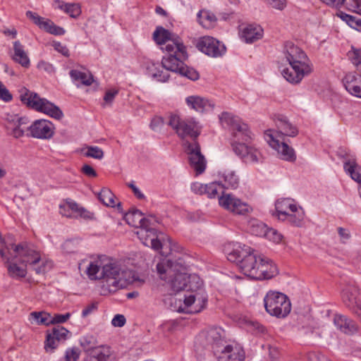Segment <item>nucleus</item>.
<instances>
[{
	"label": "nucleus",
	"instance_id": "f257e3e1",
	"mask_svg": "<svg viewBox=\"0 0 361 361\" xmlns=\"http://www.w3.org/2000/svg\"><path fill=\"white\" fill-rule=\"evenodd\" d=\"M157 270L160 279L169 283L173 291L178 293L189 288L190 292L188 290L183 298L175 299V307L178 312L199 313L206 307L207 295L201 288L202 282H197V290H193L188 283L197 277L186 274V267L181 259L175 261L164 259L157 264Z\"/></svg>",
	"mask_w": 361,
	"mask_h": 361
},
{
	"label": "nucleus",
	"instance_id": "f03ea898",
	"mask_svg": "<svg viewBox=\"0 0 361 361\" xmlns=\"http://www.w3.org/2000/svg\"><path fill=\"white\" fill-rule=\"evenodd\" d=\"M16 247L18 248V252L13 253L11 249H8L5 251L6 256L1 257L10 277L16 280L25 278L27 265L37 274H44L52 268V261L42 258L39 252L27 244L16 245Z\"/></svg>",
	"mask_w": 361,
	"mask_h": 361
},
{
	"label": "nucleus",
	"instance_id": "7ed1b4c3",
	"mask_svg": "<svg viewBox=\"0 0 361 361\" xmlns=\"http://www.w3.org/2000/svg\"><path fill=\"white\" fill-rule=\"evenodd\" d=\"M276 129H268L264 132V139L268 145L274 149L279 157L284 161L293 162L296 159L295 150L284 140L285 137H296L298 129L290 122L287 116L276 114L273 118Z\"/></svg>",
	"mask_w": 361,
	"mask_h": 361
},
{
	"label": "nucleus",
	"instance_id": "20e7f679",
	"mask_svg": "<svg viewBox=\"0 0 361 361\" xmlns=\"http://www.w3.org/2000/svg\"><path fill=\"white\" fill-rule=\"evenodd\" d=\"M283 59L289 68L281 70L283 77L290 83L298 84L312 71V64L305 51L293 43L288 42L283 49Z\"/></svg>",
	"mask_w": 361,
	"mask_h": 361
},
{
	"label": "nucleus",
	"instance_id": "39448f33",
	"mask_svg": "<svg viewBox=\"0 0 361 361\" xmlns=\"http://www.w3.org/2000/svg\"><path fill=\"white\" fill-rule=\"evenodd\" d=\"M221 126L228 128L232 133V147L234 152L241 159L246 158L248 154V126L242 123L240 118L230 113L223 112L219 116Z\"/></svg>",
	"mask_w": 361,
	"mask_h": 361
},
{
	"label": "nucleus",
	"instance_id": "423d86ee",
	"mask_svg": "<svg viewBox=\"0 0 361 361\" xmlns=\"http://www.w3.org/2000/svg\"><path fill=\"white\" fill-rule=\"evenodd\" d=\"M101 280L106 283L109 290L114 292L118 289L126 288L135 280L130 270L122 269L118 262L106 255Z\"/></svg>",
	"mask_w": 361,
	"mask_h": 361
},
{
	"label": "nucleus",
	"instance_id": "0eeeda50",
	"mask_svg": "<svg viewBox=\"0 0 361 361\" xmlns=\"http://www.w3.org/2000/svg\"><path fill=\"white\" fill-rule=\"evenodd\" d=\"M277 274V268L271 259L250 250V279L268 280Z\"/></svg>",
	"mask_w": 361,
	"mask_h": 361
},
{
	"label": "nucleus",
	"instance_id": "6e6552de",
	"mask_svg": "<svg viewBox=\"0 0 361 361\" xmlns=\"http://www.w3.org/2000/svg\"><path fill=\"white\" fill-rule=\"evenodd\" d=\"M266 312L271 316L279 319L286 318L291 311V302L284 293L269 290L264 298Z\"/></svg>",
	"mask_w": 361,
	"mask_h": 361
},
{
	"label": "nucleus",
	"instance_id": "1a4fd4ad",
	"mask_svg": "<svg viewBox=\"0 0 361 361\" xmlns=\"http://www.w3.org/2000/svg\"><path fill=\"white\" fill-rule=\"evenodd\" d=\"M171 44L161 47V49L166 52V55L161 60L162 68H164L165 71L178 73L179 71L183 70L185 61L188 59L186 48L183 42Z\"/></svg>",
	"mask_w": 361,
	"mask_h": 361
},
{
	"label": "nucleus",
	"instance_id": "9d476101",
	"mask_svg": "<svg viewBox=\"0 0 361 361\" xmlns=\"http://www.w3.org/2000/svg\"><path fill=\"white\" fill-rule=\"evenodd\" d=\"M20 98L24 104L35 111L46 114L57 120H61L63 117V113L59 106L45 98H41L35 92H25Z\"/></svg>",
	"mask_w": 361,
	"mask_h": 361
},
{
	"label": "nucleus",
	"instance_id": "9b49d317",
	"mask_svg": "<svg viewBox=\"0 0 361 361\" xmlns=\"http://www.w3.org/2000/svg\"><path fill=\"white\" fill-rule=\"evenodd\" d=\"M168 125L171 126L181 139L190 137L192 142L197 141L201 133V126L193 118L180 119L177 115L169 116Z\"/></svg>",
	"mask_w": 361,
	"mask_h": 361
},
{
	"label": "nucleus",
	"instance_id": "f8f14e48",
	"mask_svg": "<svg viewBox=\"0 0 361 361\" xmlns=\"http://www.w3.org/2000/svg\"><path fill=\"white\" fill-rule=\"evenodd\" d=\"M224 252L228 261L235 263L240 271L248 276V250L238 243H228L224 246Z\"/></svg>",
	"mask_w": 361,
	"mask_h": 361
},
{
	"label": "nucleus",
	"instance_id": "ddd939ff",
	"mask_svg": "<svg viewBox=\"0 0 361 361\" xmlns=\"http://www.w3.org/2000/svg\"><path fill=\"white\" fill-rule=\"evenodd\" d=\"M105 257L106 255H102L83 259L79 263V269L83 271L91 281L101 280Z\"/></svg>",
	"mask_w": 361,
	"mask_h": 361
},
{
	"label": "nucleus",
	"instance_id": "4468645a",
	"mask_svg": "<svg viewBox=\"0 0 361 361\" xmlns=\"http://www.w3.org/2000/svg\"><path fill=\"white\" fill-rule=\"evenodd\" d=\"M183 145L187 154L189 155L190 166L196 171L197 174L203 173L206 168V160L201 153L200 145L197 141H185Z\"/></svg>",
	"mask_w": 361,
	"mask_h": 361
},
{
	"label": "nucleus",
	"instance_id": "2eb2a0df",
	"mask_svg": "<svg viewBox=\"0 0 361 361\" xmlns=\"http://www.w3.org/2000/svg\"><path fill=\"white\" fill-rule=\"evenodd\" d=\"M197 47L202 53L214 58L221 57L226 52L224 44L209 36L200 39Z\"/></svg>",
	"mask_w": 361,
	"mask_h": 361
},
{
	"label": "nucleus",
	"instance_id": "dca6fc26",
	"mask_svg": "<svg viewBox=\"0 0 361 361\" xmlns=\"http://www.w3.org/2000/svg\"><path fill=\"white\" fill-rule=\"evenodd\" d=\"M215 355L218 361H245V359L243 348L237 343L227 344L217 348Z\"/></svg>",
	"mask_w": 361,
	"mask_h": 361
},
{
	"label": "nucleus",
	"instance_id": "f3484780",
	"mask_svg": "<svg viewBox=\"0 0 361 361\" xmlns=\"http://www.w3.org/2000/svg\"><path fill=\"white\" fill-rule=\"evenodd\" d=\"M157 224H147V226L141 228L136 233L145 245L151 247L155 250H159L162 245L155 227Z\"/></svg>",
	"mask_w": 361,
	"mask_h": 361
},
{
	"label": "nucleus",
	"instance_id": "a211bd4d",
	"mask_svg": "<svg viewBox=\"0 0 361 361\" xmlns=\"http://www.w3.org/2000/svg\"><path fill=\"white\" fill-rule=\"evenodd\" d=\"M54 125L45 119L34 121L30 126H26L25 130H29L32 137L38 139H49L54 135Z\"/></svg>",
	"mask_w": 361,
	"mask_h": 361
},
{
	"label": "nucleus",
	"instance_id": "6ab92c4d",
	"mask_svg": "<svg viewBox=\"0 0 361 361\" xmlns=\"http://www.w3.org/2000/svg\"><path fill=\"white\" fill-rule=\"evenodd\" d=\"M220 206L236 214L245 215L248 211V205L231 194H223L219 198Z\"/></svg>",
	"mask_w": 361,
	"mask_h": 361
},
{
	"label": "nucleus",
	"instance_id": "aec40b11",
	"mask_svg": "<svg viewBox=\"0 0 361 361\" xmlns=\"http://www.w3.org/2000/svg\"><path fill=\"white\" fill-rule=\"evenodd\" d=\"M124 219L128 225L139 229L147 226V224L159 223L156 216L149 215L147 217H144L142 212L137 209H133L127 212L124 216Z\"/></svg>",
	"mask_w": 361,
	"mask_h": 361
},
{
	"label": "nucleus",
	"instance_id": "412c9836",
	"mask_svg": "<svg viewBox=\"0 0 361 361\" xmlns=\"http://www.w3.org/2000/svg\"><path fill=\"white\" fill-rule=\"evenodd\" d=\"M142 66L146 69L147 74L157 81L166 82L168 80L169 74L167 71H164V68H162V64L144 56L142 59Z\"/></svg>",
	"mask_w": 361,
	"mask_h": 361
},
{
	"label": "nucleus",
	"instance_id": "4be33fe9",
	"mask_svg": "<svg viewBox=\"0 0 361 361\" xmlns=\"http://www.w3.org/2000/svg\"><path fill=\"white\" fill-rule=\"evenodd\" d=\"M222 332L220 328H212L200 335V338L205 340L204 345L212 347L214 355L217 353V348H222L226 343L222 339Z\"/></svg>",
	"mask_w": 361,
	"mask_h": 361
},
{
	"label": "nucleus",
	"instance_id": "5701e85b",
	"mask_svg": "<svg viewBox=\"0 0 361 361\" xmlns=\"http://www.w3.org/2000/svg\"><path fill=\"white\" fill-rule=\"evenodd\" d=\"M153 38L154 41L159 45H164V47L171 43L174 42L175 44H180L183 42L179 37L170 32L162 27H157L153 33Z\"/></svg>",
	"mask_w": 361,
	"mask_h": 361
},
{
	"label": "nucleus",
	"instance_id": "b1692460",
	"mask_svg": "<svg viewBox=\"0 0 361 361\" xmlns=\"http://www.w3.org/2000/svg\"><path fill=\"white\" fill-rule=\"evenodd\" d=\"M6 120L12 128V135L18 138L23 136L25 132V127L29 123V120L26 117H19L18 115H8Z\"/></svg>",
	"mask_w": 361,
	"mask_h": 361
},
{
	"label": "nucleus",
	"instance_id": "393cba45",
	"mask_svg": "<svg viewBox=\"0 0 361 361\" xmlns=\"http://www.w3.org/2000/svg\"><path fill=\"white\" fill-rule=\"evenodd\" d=\"M112 351L110 347L100 345L87 353L84 361H112Z\"/></svg>",
	"mask_w": 361,
	"mask_h": 361
},
{
	"label": "nucleus",
	"instance_id": "a878e982",
	"mask_svg": "<svg viewBox=\"0 0 361 361\" xmlns=\"http://www.w3.org/2000/svg\"><path fill=\"white\" fill-rule=\"evenodd\" d=\"M334 323L338 329L345 334L353 335L358 331L356 322L344 315H335Z\"/></svg>",
	"mask_w": 361,
	"mask_h": 361
},
{
	"label": "nucleus",
	"instance_id": "bb28decb",
	"mask_svg": "<svg viewBox=\"0 0 361 361\" xmlns=\"http://www.w3.org/2000/svg\"><path fill=\"white\" fill-rule=\"evenodd\" d=\"M66 207L84 219H92L94 217L93 213L87 211L84 207H80L78 204L72 200L68 201L64 206L60 207V213L67 217H72V214L69 212L66 211Z\"/></svg>",
	"mask_w": 361,
	"mask_h": 361
},
{
	"label": "nucleus",
	"instance_id": "cd10ccee",
	"mask_svg": "<svg viewBox=\"0 0 361 361\" xmlns=\"http://www.w3.org/2000/svg\"><path fill=\"white\" fill-rule=\"evenodd\" d=\"M298 207L293 199L283 198L278 200L275 204L278 219L281 221L286 220L288 214L295 211Z\"/></svg>",
	"mask_w": 361,
	"mask_h": 361
},
{
	"label": "nucleus",
	"instance_id": "c85d7f7f",
	"mask_svg": "<svg viewBox=\"0 0 361 361\" xmlns=\"http://www.w3.org/2000/svg\"><path fill=\"white\" fill-rule=\"evenodd\" d=\"M13 54L11 56L12 59L20 64L23 67L28 68L30 65V61L27 53L25 51L24 46L17 40L13 43Z\"/></svg>",
	"mask_w": 361,
	"mask_h": 361
},
{
	"label": "nucleus",
	"instance_id": "c756f323",
	"mask_svg": "<svg viewBox=\"0 0 361 361\" xmlns=\"http://www.w3.org/2000/svg\"><path fill=\"white\" fill-rule=\"evenodd\" d=\"M186 103L192 109L200 112L212 109L214 106L212 102L199 96L188 97Z\"/></svg>",
	"mask_w": 361,
	"mask_h": 361
},
{
	"label": "nucleus",
	"instance_id": "7c9ffc66",
	"mask_svg": "<svg viewBox=\"0 0 361 361\" xmlns=\"http://www.w3.org/2000/svg\"><path fill=\"white\" fill-rule=\"evenodd\" d=\"M343 168L345 171L350 176L352 179L358 183H361V166H360L356 161L351 158L344 161Z\"/></svg>",
	"mask_w": 361,
	"mask_h": 361
},
{
	"label": "nucleus",
	"instance_id": "2f4dec72",
	"mask_svg": "<svg viewBox=\"0 0 361 361\" xmlns=\"http://www.w3.org/2000/svg\"><path fill=\"white\" fill-rule=\"evenodd\" d=\"M71 79L75 82H79L82 84L89 86L94 82L92 73L87 71H81L79 70H71L69 73Z\"/></svg>",
	"mask_w": 361,
	"mask_h": 361
},
{
	"label": "nucleus",
	"instance_id": "473e14b6",
	"mask_svg": "<svg viewBox=\"0 0 361 361\" xmlns=\"http://www.w3.org/2000/svg\"><path fill=\"white\" fill-rule=\"evenodd\" d=\"M305 212L302 207H296L295 211L290 212L286 216V220L292 226L302 227L305 224Z\"/></svg>",
	"mask_w": 361,
	"mask_h": 361
},
{
	"label": "nucleus",
	"instance_id": "72a5a7b5",
	"mask_svg": "<svg viewBox=\"0 0 361 361\" xmlns=\"http://www.w3.org/2000/svg\"><path fill=\"white\" fill-rule=\"evenodd\" d=\"M98 199L99 201L107 207H114L116 205L118 208L121 207V202L116 204V197L113 192L107 188L102 189L101 192L98 193Z\"/></svg>",
	"mask_w": 361,
	"mask_h": 361
},
{
	"label": "nucleus",
	"instance_id": "f704fd0d",
	"mask_svg": "<svg viewBox=\"0 0 361 361\" xmlns=\"http://www.w3.org/2000/svg\"><path fill=\"white\" fill-rule=\"evenodd\" d=\"M55 4H57L59 8L69 14L71 18H75L81 13V9L78 4H66L59 0L55 1Z\"/></svg>",
	"mask_w": 361,
	"mask_h": 361
},
{
	"label": "nucleus",
	"instance_id": "c9c22d12",
	"mask_svg": "<svg viewBox=\"0 0 361 361\" xmlns=\"http://www.w3.org/2000/svg\"><path fill=\"white\" fill-rule=\"evenodd\" d=\"M267 226L257 219L250 218V234L257 237H263L267 229Z\"/></svg>",
	"mask_w": 361,
	"mask_h": 361
},
{
	"label": "nucleus",
	"instance_id": "e433bc0d",
	"mask_svg": "<svg viewBox=\"0 0 361 361\" xmlns=\"http://www.w3.org/2000/svg\"><path fill=\"white\" fill-rule=\"evenodd\" d=\"M39 27L54 35H62L65 33L63 27L56 25L51 20L45 19L44 18Z\"/></svg>",
	"mask_w": 361,
	"mask_h": 361
},
{
	"label": "nucleus",
	"instance_id": "4c0bfd02",
	"mask_svg": "<svg viewBox=\"0 0 361 361\" xmlns=\"http://www.w3.org/2000/svg\"><path fill=\"white\" fill-rule=\"evenodd\" d=\"M197 18L200 24L207 29L212 27L216 20L214 14L205 11H200L197 15Z\"/></svg>",
	"mask_w": 361,
	"mask_h": 361
},
{
	"label": "nucleus",
	"instance_id": "58836bf2",
	"mask_svg": "<svg viewBox=\"0 0 361 361\" xmlns=\"http://www.w3.org/2000/svg\"><path fill=\"white\" fill-rule=\"evenodd\" d=\"M343 83L345 90H361V75H347L343 79Z\"/></svg>",
	"mask_w": 361,
	"mask_h": 361
},
{
	"label": "nucleus",
	"instance_id": "ea45409f",
	"mask_svg": "<svg viewBox=\"0 0 361 361\" xmlns=\"http://www.w3.org/2000/svg\"><path fill=\"white\" fill-rule=\"evenodd\" d=\"M224 184L226 188L235 189L239 185V178L235 173L231 170H226L223 174Z\"/></svg>",
	"mask_w": 361,
	"mask_h": 361
},
{
	"label": "nucleus",
	"instance_id": "a19ab883",
	"mask_svg": "<svg viewBox=\"0 0 361 361\" xmlns=\"http://www.w3.org/2000/svg\"><path fill=\"white\" fill-rule=\"evenodd\" d=\"M337 16L352 28L361 32V19L357 17L348 15L344 12H339Z\"/></svg>",
	"mask_w": 361,
	"mask_h": 361
},
{
	"label": "nucleus",
	"instance_id": "79ce46f5",
	"mask_svg": "<svg viewBox=\"0 0 361 361\" xmlns=\"http://www.w3.org/2000/svg\"><path fill=\"white\" fill-rule=\"evenodd\" d=\"M79 343L86 355L92 350V349L95 348L97 343L96 338L92 335L82 336L80 338Z\"/></svg>",
	"mask_w": 361,
	"mask_h": 361
},
{
	"label": "nucleus",
	"instance_id": "37998d69",
	"mask_svg": "<svg viewBox=\"0 0 361 361\" xmlns=\"http://www.w3.org/2000/svg\"><path fill=\"white\" fill-rule=\"evenodd\" d=\"M30 317L36 322L37 324L49 326L51 324V314L45 312H32L30 313Z\"/></svg>",
	"mask_w": 361,
	"mask_h": 361
},
{
	"label": "nucleus",
	"instance_id": "c03bdc74",
	"mask_svg": "<svg viewBox=\"0 0 361 361\" xmlns=\"http://www.w3.org/2000/svg\"><path fill=\"white\" fill-rule=\"evenodd\" d=\"M264 36V30L257 23L250 24V44L261 39Z\"/></svg>",
	"mask_w": 361,
	"mask_h": 361
},
{
	"label": "nucleus",
	"instance_id": "a18cd8bd",
	"mask_svg": "<svg viewBox=\"0 0 361 361\" xmlns=\"http://www.w3.org/2000/svg\"><path fill=\"white\" fill-rule=\"evenodd\" d=\"M86 151L84 152V155L87 157H91L93 159L101 160L104 157L103 150L97 146H87L85 147Z\"/></svg>",
	"mask_w": 361,
	"mask_h": 361
},
{
	"label": "nucleus",
	"instance_id": "49530a36",
	"mask_svg": "<svg viewBox=\"0 0 361 361\" xmlns=\"http://www.w3.org/2000/svg\"><path fill=\"white\" fill-rule=\"evenodd\" d=\"M342 300L345 306L348 307L350 310L360 303L357 302L355 294L348 290H345L343 293Z\"/></svg>",
	"mask_w": 361,
	"mask_h": 361
},
{
	"label": "nucleus",
	"instance_id": "de8ad7c7",
	"mask_svg": "<svg viewBox=\"0 0 361 361\" xmlns=\"http://www.w3.org/2000/svg\"><path fill=\"white\" fill-rule=\"evenodd\" d=\"M263 237L276 244L280 243L283 240V235L278 231L272 228H267L266 233H264Z\"/></svg>",
	"mask_w": 361,
	"mask_h": 361
},
{
	"label": "nucleus",
	"instance_id": "09e8293b",
	"mask_svg": "<svg viewBox=\"0 0 361 361\" xmlns=\"http://www.w3.org/2000/svg\"><path fill=\"white\" fill-rule=\"evenodd\" d=\"M348 56L357 69L361 71V49L353 48L348 52Z\"/></svg>",
	"mask_w": 361,
	"mask_h": 361
},
{
	"label": "nucleus",
	"instance_id": "8fccbe9b",
	"mask_svg": "<svg viewBox=\"0 0 361 361\" xmlns=\"http://www.w3.org/2000/svg\"><path fill=\"white\" fill-rule=\"evenodd\" d=\"M68 333L69 331L66 328L57 326L53 328L50 334H52L58 341H61L66 340Z\"/></svg>",
	"mask_w": 361,
	"mask_h": 361
},
{
	"label": "nucleus",
	"instance_id": "3c124183",
	"mask_svg": "<svg viewBox=\"0 0 361 361\" xmlns=\"http://www.w3.org/2000/svg\"><path fill=\"white\" fill-rule=\"evenodd\" d=\"M178 73L192 80H196L200 77L199 73L196 70L187 66L185 64L183 65V70L179 71Z\"/></svg>",
	"mask_w": 361,
	"mask_h": 361
},
{
	"label": "nucleus",
	"instance_id": "603ef678",
	"mask_svg": "<svg viewBox=\"0 0 361 361\" xmlns=\"http://www.w3.org/2000/svg\"><path fill=\"white\" fill-rule=\"evenodd\" d=\"M221 188L219 184L214 182L206 184L205 194L209 198H214L219 194V190Z\"/></svg>",
	"mask_w": 361,
	"mask_h": 361
},
{
	"label": "nucleus",
	"instance_id": "864d4df0",
	"mask_svg": "<svg viewBox=\"0 0 361 361\" xmlns=\"http://www.w3.org/2000/svg\"><path fill=\"white\" fill-rule=\"evenodd\" d=\"M58 341L56 338L53 336L52 334H48L46 337V341L44 343V348L48 352L49 350L51 351L54 350L58 346Z\"/></svg>",
	"mask_w": 361,
	"mask_h": 361
},
{
	"label": "nucleus",
	"instance_id": "5fc2aeb1",
	"mask_svg": "<svg viewBox=\"0 0 361 361\" xmlns=\"http://www.w3.org/2000/svg\"><path fill=\"white\" fill-rule=\"evenodd\" d=\"M80 351L78 348H68L66 351L65 360L66 361H77L80 357Z\"/></svg>",
	"mask_w": 361,
	"mask_h": 361
},
{
	"label": "nucleus",
	"instance_id": "6e6d98bb",
	"mask_svg": "<svg viewBox=\"0 0 361 361\" xmlns=\"http://www.w3.org/2000/svg\"><path fill=\"white\" fill-rule=\"evenodd\" d=\"M349 11L361 15V0H345Z\"/></svg>",
	"mask_w": 361,
	"mask_h": 361
},
{
	"label": "nucleus",
	"instance_id": "4d7b16f0",
	"mask_svg": "<svg viewBox=\"0 0 361 361\" xmlns=\"http://www.w3.org/2000/svg\"><path fill=\"white\" fill-rule=\"evenodd\" d=\"M250 331L257 335L264 334L266 331L265 327L257 322L250 321Z\"/></svg>",
	"mask_w": 361,
	"mask_h": 361
},
{
	"label": "nucleus",
	"instance_id": "13d9d810",
	"mask_svg": "<svg viewBox=\"0 0 361 361\" xmlns=\"http://www.w3.org/2000/svg\"><path fill=\"white\" fill-rule=\"evenodd\" d=\"M164 126V118L161 116H154L150 123V128L154 131H159Z\"/></svg>",
	"mask_w": 361,
	"mask_h": 361
},
{
	"label": "nucleus",
	"instance_id": "bf43d9fd",
	"mask_svg": "<svg viewBox=\"0 0 361 361\" xmlns=\"http://www.w3.org/2000/svg\"><path fill=\"white\" fill-rule=\"evenodd\" d=\"M78 242L73 240H66L63 245L64 252L67 253H74L78 250Z\"/></svg>",
	"mask_w": 361,
	"mask_h": 361
},
{
	"label": "nucleus",
	"instance_id": "052dcab7",
	"mask_svg": "<svg viewBox=\"0 0 361 361\" xmlns=\"http://www.w3.org/2000/svg\"><path fill=\"white\" fill-rule=\"evenodd\" d=\"M70 313H66L64 314H55L54 317L51 315V324L64 323L70 318Z\"/></svg>",
	"mask_w": 361,
	"mask_h": 361
},
{
	"label": "nucleus",
	"instance_id": "680f3d73",
	"mask_svg": "<svg viewBox=\"0 0 361 361\" xmlns=\"http://www.w3.org/2000/svg\"><path fill=\"white\" fill-rule=\"evenodd\" d=\"M239 37L240 38L245 42V43H248V25L241 24L239 25Z\"/></svg>",
	"mask_w": 361,
	"mask_h": 361
},
{
	"label": "nucleus",
	"instance_id": "e2e57ef3",
	"mask_svg": "<svg viewBox=\"0 0 361 361\" xmlns=\"http://www.w3.org/2000/svg\"><path fill=\"white\" fill-rule=\"evenodd\" d=\"M191 190L195 194L204 195L206 191V184L198 182L194 183L191 185Z\"/></svg>",
	"mask_w": 361,
	"mask_h": 361
},
{
	"label": "nucleus",
	"instance_id": "0e129e2a",
	"mask_svg": "<svg viewBox=\"0 0 361 361\" xmlns=\"http://www.w3.org/2000/svg\"><path fill=\"white\" fill-rule=\"evenodd\" d=\"M26 17L30 18L33 21V23L37 25L38 27H39L42 20L44 18L39 16L36 13H34L31 11H27L25 13Z\"/></svg>",
	"mask_w": 361,
	"mask_h": 361
},
{
	"label": "nucleus",
	"instance_id": "69168bd1",
	"mask_svg": "<svg viewBox=\"0 0 361 361\" xmlns=\"http://www.w3.org/2000/svg\"><path fill=\"white\" fill-rule=\"evenodd\" d=\"M267 1L272 8L281 11L286 6V0H267Z\"/></svg>",
	"mask_w": 361,
	"mask_h": 361
},
{
	"label": "nucleus",
	"instance_id": "338daca9",
	"mask_svg": "<svg viewBox=\"0 0 361 361\" xmlns=\"http://www.w3.org/2000/svg\"><path fill=\"white\" fill-rule=\"evenodd\" d=\"M126 318L123 314H116L111 320V324L114 326L122 327L126 324Z\"/></svg>",
	"mask_w": 361,
	"mask_h": 361
},
{
	"label": "nucleus",
	"instance_id": "774afa93",
	"mask_svg": "<svg viewBox=\"0 0 361 361\" xmlns=\"http://www.w3.org/2000/svg\"><path fill=\"white\" fill-rule=\"evenodd\" d=\"M337 230L342 243H345L348 240L350 239V233L348 229L344 228L343 227H338Z\"/></svg>",
	"mask_w": 361,
	"mask_h": 361
}]
</instances>
